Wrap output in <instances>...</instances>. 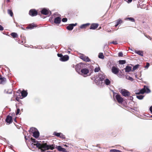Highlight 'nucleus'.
<instances>
[{"instance_id": "nucleus-50", "label": "nucleus", "mask_w": 152, "mask_h": 152, "mask_svg": "<svg viewBox=\"0 0 152 152\" xmlns=\"http://www.w3.org/2000/svg\"><path fill=\"white\" fill-rule=\"evenodd\" d=\"M150 111L152 113V106H151L150 107Z\"/></svg>"}, {"instance_id": "nucleus-18", "label": "nucleus", "mask_w": 152, "mask_h": 152, "mask_svg": "<svg viewBox=\"0 0 152 152\" xmlns=\"http://www.w3.org/2000/svg\"><path fill=\"white\" fill-rule=\"evenodd\" d=\"M0 83L1 84H5L6 82V78L5 77H0Z\"/></svg>"}, {"instance_id": "nucleus-20", "label": "nucleus", "mask_w": 152, "mask_h": 152, "mask_svg": "<svg viewBox=\"0 0 152 152\" xmlns=\"http://www.w3.org/2000/svg\"><path fill=\"white\" fill-rule=\"evenodd\" d=\"M90 24L89 23H87L85 24L82 25L80 26V28L81 29L85 28L86 27L88 26Z\"/></svg>"}, {"instance_id": "nucleus-21", "label": "nucleus", "mask_w": 152, "mask_h": 152, "mask_svg": "<svg viewBox=\"0 0 152 152\" xmlns=\"http://www.w3.org/2000/svg\"><path fill=\"white\" fill-rule=\"evenodd\" d=\"M125 69L126 72H129L132 70V67L130 66H127L125 68Z\"/></svg>"}, {"instance_id": "nucleus-56", "label": "nucleus", "mask_w": 152, "mask_h": 152, "mask_svg": "<svg viewBox=\"0 0 152 152\" xmlns=\"http://www.w3.org/2000/svg\"><path fill=\"white\" fill-rule=\"evenodd\" d=\"M137 7H138V8H139V6H137Z\"/></svg>"}, {"instance_id": "nucleus-51", "label": "nucleus", "mask_w": 152, "mask_h": 152, "mask_svg": "<svg viewBox=\"0 0 152 152\" xmlns=\"http://www.w3.org/2000/svg\"><path fill=\"white\" fill-rule=\"evenodd\" d=\"M132 1V0H127V2L128 3H130Z\"/></svg>"}, {"instance_id": "nucleus-52", "label": "nucleus", "mask_w": 152, "mask_h": 152, "mask_svg": "<svg viewBox=\"0 0 152 152\" xmlns=\"http://www.w3.org/2000/svg\"><path fill=\"white\" fill-rule=\"evenodd\" d=\"M41 152H53L52 151H43L42 150V151Z\"/></svg>"}, {"instance_id": "nucleus-57", "label": "nucleus", "mask_w": 152, "mask_h": 152, "mask_svg": "<svg viewBox=\"0 0 152 152\" xmlns=\"http://www.w3.org/2000/svg\"><path fill=\"white\" fill-rule=\"evenodd\" d=\"M68 52L69 53H70V51H68Z\"/></svg>"}, {"instance_id": "nucleus-17", "label": "nucleus", "mask_w": 152, "mask_h": 152, "mask_svg": "<svg viewBox=\"0 0 152 152\" xmlns=\"http://www.w3.org/2000/svg\"><path fill=\"white\" fill-rule=\"evenodd\" d=\"M61 22V18L59 17H57L54 19V23L56 24H59Z\"/></svg>"}, {"instance_id": "nucleus-10", "label": "nucleus", "mask_w": 152, "mask_h": 152, "mask_svg": "<svg viewBox=\"0 0 152 152\" xmlns=\"http://www.w3.org/2000/svg\"><path fill=\"white\" fill-rule=\"evenodd\" d=\"M80 58L86 62H89L91 61L90 59L88 57L84 55L81 56L80 57Z\"/></svg>"}, {"instance_id": "nucleus-42", "label": "nucleus", "mask_w": 152, "mask_h": 152, "mask_svg": "<svg viewBox=\"0 0 152 152\" xmlns=\"http://www.w3.org/2000/svg\"><path fill=\"white\" fill-rule=\"evenodd\" d=\"M123 56V54L122 52H120L118 53V56L119 57H122Z\"/></svg>"}, {"instance_id": "nucleus-46", "label": "nucleus", "mask_w": 152, "mask_h": 152, "mask_svg": "<svg viewBox=\"0 0 152 152\" xmlns=\"http://www.w3.org/2000/svg\"><path fill=\"white\" fill-rule=\"evenodd\" d=\"M20 110L19 109H17V112H16V115H17L20 112Z\"/></svg>"}, {"instance_id": "nucleus-8", "label": "nucleus", "mask_w": 152, "mask_h": 152, "mask_svg": "<svg viewBox=\"0 0 152 152\" xmlns=\"http://www.w3.org/2000/svg\"><path fill=\"white\" fill-rule=\"evenodd\" d=\"M29 14L32 16H36L37 14V12L35 9H31L29 11Z\"/></svg>"}, {"instance_id": "nucleus-7", "label": "nucleus", "mask_w": 152, "mask_h": 152, "mask_svg": "<svg viewBox=\"0 0 152 152\" xmlns=\"http://www.w3.org/2000/svg\"><path fill=\"white\" fill-rule=\"evenodd\" d=\"M115 99L118 103H122L123 101V98L121 97V95L118 94H117L115 96Z\"/></svg>"}, {"instance_id": "nucleus-14", "label": "nucleus", "mask_w": 152, "mask_h": 152, "mask_svg": "<svg viewBox=\"0 0 152 152\" xmlns=\"http://www.w3.org/2000/svg\"><path fill=\"white\" fill-rule=\"evenodd\" d=\"M98 25H99L97 23H92L91 24L90 28V29H95L98 27Z\"/></svg>"}, {"instance_id": "nucleus-2", "label": "nucleus", "mask_w": 152, "mask_h": 152, "mask_svg": "<svg viewBox=\"0 0 152 152\" xmlns=\"http://www.w3.org/2000/svg\"><path fill=\"white\" fill-rule=\"evenodd\" d=\"M43 148L47 150H48L49 149L53 150L55 148V145H48L46 143H45L43 145Z\"/></svg>"}, {"instance_id": "nucleus-44", "label": "nucleus", "mask_w": 152, "mask_h": 152, "mask_svg": "<svg viewBox=\"0 0 152 152\" xmlns=\"http://www.w3.org/2000/svg\"><path fill=\"white\" fill-rule=\"evenodd\" d=\"M110 44H113L114 45H116L117 44V43L116 41H113L112 42L110 43Z\"/></svg>"}, {"instance_id": "nucleus-28", "label": "nucleus", "mask_w": 152, "mask_h": 152, "mask_svg": "<svg viewBox=\"0 0 152 152\" xmlns=\"http://www.w3.org/2000/svg\"><path fill=\"white\" fill-rule=\"evenodd\" d=\"M140 66V65L139 64H137L135 65L134 66L133 68V69L132 70V71H134L136 69H137V68H138V67Z\"/></svg>"}, {"instance_id": "nucleus-6", "label": "nucleus", "mask_w": 152, "mask_h": 152, "mask_svg": "<svg viewBox=\"0 0 152 152\" xmlns=\"http://www.w3.org/2000/svg\"><path fill=\"white\" fill-rule=\"evenodd\" d=\"M98 77L99 80L100 81H102L105 80L106 78V76L102 72L99 73L98 75Z\"/></svg>"}, {"instance_id": "nucleus-26", "label": "nucleus", "mask_w": 152, "mask_h": 152, "mask_svg": "<svg viewBox=\"0 0 152 152\" xmlns=\"http://www.w3.org/2000/svg\"><path fill=\"white\" fill-rule=\"evenodd\" d=\"M34 27H35L34 24V23H32L30 24L27 28L31 29L33 28Z\"/></svg>"}, {"instance_id": "nucleus-45", "label": "nucleus", "mask_w": 152, "mask_h": 152, "mask_svg": "<svg viewBox=\"0 0 152 152\" xmlns=\"http://www.w3.org/2000/svg\"><path fill=\"white\" fill-rule=\"evenodd\" d=\"M57 56L58 57L62 58L63 56V55L61 54L58 53Z\"/></svg>"}, {"instance_id": "nucleus-29", "label": "nucleus", "mask_w": 152, "mask_h": 152, "mask_svg": "<svg viewBox=\"0 0 152 152\" xmlns=\"http://www.w3.org/2000/svg\"><path fill=\"white\" fill-rule=\"evenodd\" d=\"M7 13L11 16L12 17L13 16V13L11 10L10 9L8 10Z\"/></svg>"}, {"instance_id": "nucleus-40", "label": "nucleus", "mask_w": 152, "mask_h": 152, "mask_svg": "<svg viewBox=\"0 0 152 152\" xmlns=\"http://www.w3.org/2000/svg\"><path fill=\"white\" fill-rule=\"evenodd\" d=\"M126 78L127 79L130 80L131 81H132L133 80V78L130 76H126Z\"/></svg>"}, {"instance_id": "nucleus-24", "label": "nucleus", "mask_w": 152, "mask_h": 152, "mask_svg": "<svg viewBox=\"0 0 152 152\" xmlns=\"http://www.w3.org/2000/svg\"><path fill=\"white\" fill-rule=\"evenodd\" d=\"M115 22L118 24V25H119V24H120L123 23V21L121 19H119L118 20H116Z\"/></svg>"}, {"instance_id": "nucleus-43", "label": "nucleus", "mask_w": 152, "mask_h": 152, "mask_svg": "<svg viewBox=\"0 0 152 152\" xmlns=\"http://www.w3.org/2000/svg\"><path fill=\"white\" fill-rule=\"evenodd\" d=\"M149 66H150L149 63H147L146 64V65L145 66V68L147 69L149 67Z\"/></svg>"}, {"instance_id": "nucleus-49", "label": "nucleus", "mask_w": 152, "mask_h": 152, "mask_svg": "<svg viewBox=\"0 0 152 152\" xmlns=\"http://www.w3.org/2000/svg\"><path fill=\"white\" fill-rule=\"evenodd\" d=\"M77 24V23H75V24H71V25L73 26V28L74 27V26H76Z\"/></svg>"}, {"instance_id": "nucleus-1", "label": "nucleus", "mask_w": 152, "mask_h": 152, "mask_svg": "<svg viewBox=\"0 0 152 152\" xmlns=\"http://www.w3.org/2000/svg\"><path fill=\"white\" fill-rule=\"evenodd\" d=\"M31 132L33 134V136L35 138L39 137V133L37 129L35 128L31 127L30 128Z\"/></svg>"}, {"instance_id": "nucleus-36", "label": "nucleus", "mask_w": 152, "mask_h": 152, "mask_svg": "<svg viewBox=\"0 0 152 152\" xmlns=\"http://www.w3.org/2000/svg\"><path fill=\"white\" fill-rule=\"evenodd\" d=\"M98 57L100 58L103 59L104 58V56H103V53H101L99 54L98 56Z\"/></svg>"}, {"instance_id": "nucleus-58", "label": "nucleus", "mask_w": 152, "mask_h": 152, "mask_svg": "<svg viewBox=\"0 0 152 152\" xmlns=\"http://www.w3.org/2000/svg\"><path fill=\"white\" fill-rule=\"evenodd\" d=\"M25 138L26 139V136L25 137Z\"/></svg>"}, {"instance_id": "nucleus-48", "label": "nucleus", "mask_w": 152, "mask_h": 152, "mask_svg": "<svg viewBox=\"0 0 152 152\" xmlns=\"http://www.w3.org/2000/svg\"><path fill=\"white\" fill-rule=\"evenodd\" d=\"M31 140H32V142H36V140L35 139H33L32 138Z\"/></svg>"}, {"instance_id": "nucleus-22", "label": "nucleus", "mask_w": 152, "mask_h": 152, "mask_svg": "<svg viewBox=\"0 0 152 152\" xmlns=\"http://www.w3.org/2000/svg\"><path fill=\"white\" fill-rule=\"evenodd\" d=\"M21 94L22 96L24 97H26L27 95V93L24 90L22 91Z\"/></svg>"}, {"instance_id": "nucleus-59", "label": "nucleus", "mask_w": 152, "mask_h": 152, "mask_svg": "<svg viewBox=\"0 0 152 152\" xmlns=\"http://www.w3.org/2000/svg\"><path fill=\"white\" fill-rule=\"evenodd\" d=\"M151 117L152 118V115L151 116Z\"/></svg>"}, {"instance_id": "nucleus-5", "label": "nucleus", "mask_w": 152, "mask_h": 152, "mask_svg": "<svg viewBox=\"0 0 152 152\" xmlns=\"http://www.w3.org/2000/svg\"><path fill=\"white\" fill-rule=\"evenodd\" d=\"M83 64L82 63H80L76 65L75 70L78 73L80 74V69L82 68Z\"/></svg>"}, {"instance_id": "nucleus-3", "label": "nucleus", "mask_w": 152, "mask_h": 152, "mask_svg": "<svg viewBox=\"0 0 152 152\" xmlns=\"http://www.w3.org/2000/svg\"><path fill=\"white\" fill-rule=\"evenodd\" d=\"M89 72V70L88 69L84 68L82 69L80 71V74L83 76L84 77H86L87 75Z\"/></svg>"}, {"instance_id": "nucleus-4", "label": "nucleus", "mask_w": 152, "mask_h": 152, "mask_svg": "<svg viewBox=\"0 0 152 152\" xmlns=\"http://www.w3.org/2000/svg\"><path fill=\"white\" fill-rule=\"evenodd\" d=\"M121 94L124 96H129L130 95V92L125 89H122L120 90Z\"/></svg>"}, {"instance_id": "nucleus-11", "label": "nucleus", "mask_w": 152, "mask_h": 152, "mask_svg": "<svg viewBox=\"0 0 152 152\" xmlns=\"http://www.w3.org/2000/svg\"><path fill=\"white\" fill-rule=\"evenodd\" d=\"M42 14L44 15H47L49 14V13H50L51 12L50 11H49L47 9L45 8L43 9L41 11Z\"/></svg>"}, {"instance_id": "nucleus-39", "label": "nucleus", "mask_w": 152, "mask_h": 152, "mask_svg": "<svg viewBox=\"0 0 152 152\" xmlns=\"http://www.w3.org/2000/svg\"><path fill=\"white\" fill-rule=\"evenodd\" d=\"M60 138H61L64 139L65 138V137L64 135L63 134L61 133V135L59 137Z\"/></svg>"}, {"instance_id": "nucleus-54", "label": "nucleus", "mask_w": 152, "mask_h": 152, "mask_svg": "<svg viewBox=\"0 0 152 152\" xmlns=\"http://www.w3.org/2000/svg\"><path fill=\"white\" fill-rule=\"evenodd\" d=\"M10 0H7V2H9L10 1Z\"/></svg>"}, {"instance_id": "nucleus-37", "label": "nucleus", "mask_w": 152, "mask_h": 152, "mask_svg": "<svg viewBox=\"0 0 152 152\" xmlns=\"http://www.w3.org/2000/svg\"><path fill=\"white\" fill-rule=\"evenodd\" d=\"M145 92L147 93H150L151 92V91L147 87L145 86Z\"/></svg>"}, {"instance_id": "nucleus-31", "label": "nucleus", "mask_w": 152, "mask_h": 152, "mask_svg": "<svg viewBox=\"0 0 152 152\" xmlns=\"http://www.w3.org/2000/svg\"><path fill=\"white\" fill-rule=\"evenodd\" d=\"M11 35L13 38L17 37L18 36L17 34L15 32L12 33Z\"/></svg>"}, {"instance_id": "nucleus-55", "label": "nucleus", "mask_w": 152, "mask_h": 152, "mask_svg": "<svg viewBox=\"0 0 152 152\" xmlns=\"http://www.w3.org/2000/svg\"><path fill=\"white\" fill-rule=\"evenodd\" d=\"M15 122H16V119H15Z\"/></svg>"}, {"instance_id": "nucleus-16", "label": "nucleus", "mask_w": 152, "mask_h": 152, "mask_svg": "<svg viewBox=\"0 0 152 152\" xmlns=\"http://www.w3.org/2000/svg\"><path fill=\"white\" fill-rule=\"evenodd\" d=\"M145 86L140 91L137 92H136V94H143L145 92Z\"/></svg>"}, {"instance_id": "nucleus-12", "label": "nucleus", "mask_w": 152, "mask_h": 152, "mask_svg": "<svg viewBox=\"0 0 152 152\" xmlns=\"http://www.w3.org/2000/svg\"><path fill=\"white\" fill-rule=\"evenodd\" d=\"M69 56L68 55H65L63 56L62 57L60 58L59 60L60 61H65L68 60Z\"/></svg>"}, {"instance_id": "nucleus-27", "label": "nucleus", "mask_w": 152, "mask_h": 152, "mask_svg": "<svg viewBox=\"0 0 152 152\" xmlns=\"http://www.w3.org/2000/svg\"><path fill=\"white\" fill-rule=\"evenodd\" d=\"M135 53L141 56H143V52L142 51H141L140 50L136 51H135Z\"/></svg>"}, {"instance_id": "nucleus-53", "label": "nucleus", "mask_w": 152, "mask_h": 152, "mask_svg": "<svg viewBox=\"0 0 152 152\" xmlns=\"http://www.w3.org/2000/svg\"><path fill=\"white\" fill-rule=\"evenodd\" d=\"M118 24H117V23H116V24L115 25V27H116L118 26Z\"/></svg>"}, {"instance_id": "nucleus-35", "label": "nucleus", "mask_w": 152, "mask_h": 152, "mask_svg": "<svg viewBox=\"0 0 152 152\" xmlns=\"http://www.w3.org/2000/svg\"><path fill=\"white\" fill-rule=\"evenodd\" d=\"M125 20H129L132 22H135V19L133 18L132 17L127 18L125 19Z\"/></svg>"}, {"instance_id": "nucleus-38", "label": "nucleus", "mask_w": 152, "mask_h": 152, "mask_svg": "<svg viewBox=\"0 0 152 152\" xmlns=\"http://www.w3.org/2000/svg\"><path fill=\"white\" fill-rule=\"evenodd\" d=\"M126 63V61L124 60H120L119 61V63L120 64H125Z\"/></svg>"}, {"instance_id": "nucleus-30", "label": "nucleus", "mask_w": 152, "mask_h": 152, "mask_svg": "<svg viewBox=\"0 0 152 152\" xmlns=\"http://www.w3.org/2000/svg\"><path fill=\"white\" fill-rule=\"evenodd\" d=\"M137 98L139 99H142L144 97V96L139 94L136 96Z\"/></svg>"}, {"instance_id": "nucleus-41", "label": "nucleus", "mask_w": 152, "mask_h": 152, "mask_svg": "<svg viewBox=\"0 0 152 152\" xmlns=\"http://www.w3.org/2000/svg\"><path fill=\"white\" fill-rule=\"evenodd\" d=\"M67 18H63L62 20V21L64 22H66L67 21Z\"/></svg>"}, {"instance_id": "nucleus-15", "label": "nucleus", "mask_w": 152, "mask_h": 152, "mask_svg": "<svg viewBox=\"0 0 152 152\" xmlns=\"http://www.w3.org/2000/svg\"><path fill=\"white\" fill-rule=\"evenodd\" d=\"M56 148L60 151L63 152H66V149L64 148H62L61 146H58L56 147Z\"/></svg>"}, {"instance_id": "nucleus-25", "label": "nucleus", "mask_w": 152, "mask_h": 152, "mask_svg": "<svg viewBox=\"0 0 152 152\" xmlns=\"http://www.w3.org/2000/svg\"><path fill=\"white\" fill-rule=\"evenodd\" d=\"M73 28V26L71 25V24L68 26L66 27V29L69 31L72 30Z\"/></svg>"}, {"instance_id": "nucleus-34", "label": "nucleus", "mask_w": 152, "mask_h": 152, "mask_svg": "<svg viewBox=\"0 0 152 152\" xmlns=\"http://www.w3.org/2000/svg\"><path fill=\"white\" fill-rule=\"evenodd\" d=\"M110 152H122L120 151L117 149H111L110 150Z\"/></svg>"}, {"instance_id": "nucleus-32", "label": "nucleus", "mask_w": 152, "mask_h": 152, "mask_svg": "<svg viewBox=\"0 0 152 152\" xmlns=\"http://www.w3.org/2000/svg\"><path fill=\"white\" fill-rule=\"evenodd\" d=\"M53 135L59 137L61 135V133H57L56 132H54L53 133Z\"/></svg>"}, {"instance_id": "nucleus-23", "label": "nucleus", "mask_w": 152, "mask_h": 152, "mask_svg": "<svg viewBox=\"0 0 152 152\" xmlns=\"http://www.w3.org/2000/svg\"><path fill=\"white\" fill-rule=\"evenodd\" d=\"M31 145H36V147L39 148H40L41 147V144L40 143L38 142H37L36 144L32 143L31 144Z\"/></svg>"}, {"instance_id": "nucleus-13", "label": "nucleus", "mask_w": 152, "mask_h": 152, "mask_svg": "<svg viewBox=\"0 0 152 152\" xmlns=\"http://www.w3.org/2000/svg\"><path fill=\"white\" fill-rule=\"evenodd\" d=\"M12 117L10 115H8L6 119V121L9 124H10L12 122Z\"/></svg>"}, {"instance_id": "nucleus-33", "label": "nucleus", "mask_w": 152, "mask_h": 152, "mask_svg": "<svg viewBox=\"0 0 152 152\" xmlns=\"http://www.w3.org/2000/svg\"><path fill=\"white\" fill-rule=\"evenodd\" d=\"M100 68L98 66V67H96L94 69V71L95 72H98L100 71Z\"/></svg>"}, {"instance_id": "nucleus-9", "label": "nucleus", "mask_w": 152, "mask_h": 152, "mask_svg": "<svg viewBox=\"0 0 152 152\" xmlns=\"http://www.w3.org/2000/svg\"><path fill=\"white\" fill-rule=\"evenodd\" d=\"M112 72L115 74H117L119 72V69L115 66H113L111 69Z\"/></svg>"}, {"instance_id": "nucleus-19", "label": "nucleus", "mask_w": 152, "mask_h": 152, "mask_svg": "<svg viewBox=\"0 0 152 152\" xmlns=\"http://www.w3.org/2000/svg\"><path fill=\"white\" fill-rule=\"evenodd\" d=\"M104 83L107 86L109 85L110 84V81L108 78H105L104 80Z\"/></svg>"}, {"instance_id": "nucleus-47", "label": "nucleus", "mask_w": 152, "mask_h": 152, "mask_svg": "<svg viewBox=\"0 0 152 152\" xmlns=\"http://www.w3.org/2000/svg\"><path fill=\"white\" fill-rule=\"evenodd\" d=\"M4 29V28L2 26L0 25V31H2Z\"/></svg>"}]
</instances>
